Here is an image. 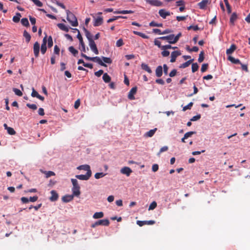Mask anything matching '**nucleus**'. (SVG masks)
<instances>
[{
    "mask_svg": "<svg viewBox=\"0 0 250 250\" xmlns=\"http://www.w3.org/2000/svg\"><path fill=\"white\" fill-rule=\"evenodd\" d=\"M81 56L83 58H84L87 61H91L94 62H96L99 64L103 66H106V65L105 64V63L109 64L112 63V60L110 58L102 57V59L104 61L103 62H102L101 59L99 57H90L83 53L81 54Z\"/></svg>",
    "mask_w": 250,
    "mask_h": 250,
    "instance_id": "1",
    "label": "nucleus"
},
{
    "mask_svg": "<svg viewBox=\"0 0 250 250\" xmlns=\"http://www.w3.org/2000/svg\"><path fill=\"white\" fill-rule=\"evenodd\" d=\"M67 14V20L73 26H77L78 25V22L76 16L69 10H66Z\"/></svg>",
    "mask_w": 250,
    "mask_h": 250,
    "instance_id": "2",
    "label": "nucleus"
},
{
    "mask_svg": "<svg viewBox=\"0 0 250 250\" xmlns=\"http://www.w3.org/2000/svg\"><path fill=\"white\" fill-rule=\"evenodd\" d=\"M110 224L109 221L107 219L99 220L94 223H93L91 227L92 228H94L98 226H108Z\"/></svg>",
    "mask_w": 250,
    "mask_h": 250,
    "instance_id": "3",
    "label": "nucleus"
},
{
    "mask_svg": "<svg viewBox=\"0 0 250 250\" xmlns=\"http://www.w3.org/2000/svg\"><path fill=\"white\" fill-rule=\"evenodd\" d=\"M74 30L78 31V35L77 36V37L79 39V42H80V44L81 45V47H82L81 51H83V52H85L86 51L85 47V44H84V42L83 41L82 36L81 35L80 32V31H79V30L78 29L75 28L74 29Z\"/></svg>",
    "mask_w": 250,
    "mask_h": 250,
    "instance_id": "4",
    "label": "nucleus"
},
{
    "mask_svg": "<svg viewBox=\"0 0 250 250\" xmlns=\"http://www.w3.org/2000/svg\"><path fill=\"white\" fill-rule=\"evenodd\" d=\"M146 2L152 6H162L163 3L159 0H146Z\"/></svg>",
    "mask_w": 250,
    "mask_h": 250,
    "instance_id": "5",
    "label": "nucleus"
},
{
    "mask_svg": "<svg viewBox=\"0 0 250 250\" xmlns=\"http://www.w3.org/2000/svg\"><path fill=\"white\" fill-rule=\"evenodd\" d=\"M174 38V34H170L167 36H163L159 38L162 40H167L170 44H174L175 42H173Z\"/></svg>",
    "mask_w": 250,
    "mask_h": 250,
    "instance_id": "6",
    "label": "nucleus"
},
{
    "mask_svg": "<svg viewBox=\"0 0 250 250\" xmlns=\"http://www.w3.org/2000/svg\"><path fill=\"white\" fill-rule=\"evenodd\" d=\"M137 90V88L136 86L133 87L131 89V90H130V91L128 93V96H127L129 100H133L135 99V97H134V95L136 93Z\"/></svg>",
    "mask_w": 250,
    "mask_h": 250,
    "instance_id": "7",
    "label": "nucleus"
},
{
    "mask_svg": "<svg viewBox=\"0 0 250 250\" xmlns=\"http://www.w3.org/2000/svg\"><path fill=\"white\" fill-rule=\"evenodd\" d=\"M89 45L90 47L91 50L95 54H98L99 51L97 49L96 44L94 41V40H91L90 42H89Z\"/></svg>",
    "mask_w": 250,
    "mask_h": 250,
    "instance_id": "8",
    "label": "nucleus"
},
{
    "mask_svg": "<svg viewBox=\"0 0 250 250\" xmlns=\"http://www.w3.org/2000/svg\"><path fill=\"white\" fill-rule=\"evenodd\" d=\"M181 55V53L180 51H174L172 52L171 54V59L170 62H174L176 61V58L180 56Z\"/></svg>",
    "mask_w": 250,
    "mask_h": 250,
    "instance_id": "9",
    "label": "nucleus"
},
{
    "mask_svg": "<svg viewBox=\"0 0 250 250\" xmlns=\"http://www.w3.org/2000/svg\"><path fill=\"white\" fill-rule=\"evenodd\" d=\"M91 176V175H90V172H86V174L85 175H76V177L81 180H88L90 177Z\"/></svg>",
    "mask_w": 250,
    "mask_h": 250,
    "instance_id": "10",
    "label": "nucleus"
},
{
    "mask_svg": "<svg viewBox=\"0 0 250 250\" xmlns=\"http://www.w3.org/2000/svg\"><path fill=\"white\" fill-rule=\"evenodd\" d=\"M155 223V221L153 220L150 221H137V224L139 226L142 227L145 225H151Z\"/></svg>",
    "mask_w": 250,
    "mask_h": 250,
    "instance_id": "11",
    "label": "nucleus"
},
{
    "mask_svg": "<svg viewBox=\"0 0 250 250\" xmlns=\"http://www.w3.org/2000/svg\"><path fill=\"white\" fill-rule=\"evenodd\" d=\"M121 172L123 174L126 175L127 176H129L132 172V171L130 167H125L121 169Z\"/></svg>",
    "mask_w": 250,
    "mask_h": 250,
    "instance_id": "12",
    "label": "nucleus"
},
{
    "mask_svg": "<svg viewBox=\"0 0 250 250\" xmlns=\"http://www.w3.org/2000/svg\"><path fill=\"white\" fill-rule=\"evenodd\" d=\"M159 14L162 18L166 19L167 16L170 15V13L164 9H162L159 10Z\"/></svg>",
    "mask_w": 250,
    "mask_h": 250,
    "instance_id": "13",
    "label": "nucleus"
},
{
    "mask_svg": "<svg viewBox=\"0 0 250 250\" xmlns=\"http://www.w3.org/2000/svg\"><path fill=\"white\" fill-rule=\"evenodd\" d=\"M33 51L35 57H38L39 56L40 52V44L37 42H36L34 44Z\"/></svg>",
    "mask_w": 250,
    "mask_h": 250,
    "instance_id": "14",
    "label": "nucleus"
},
{
    "mask_svg": "<svg viewBox=\"0 0 250 250\" xmlns=\"http://www.w3.org/2000/svg\"><path fill=\"white\" fill-rule=\"evenodd\" d=\"M77 169H79V170H85V171H87V172H89L90 175H92V172H91V170L90 169V167L88 165H83L80 166H79L77 167Z\"/></svg>",
    "mask_w": 250,
    "mask_h": 250,
    "instance_id": "15",
    "label": "nucleus"
},
{
    "mask_svg": "<svg viewBox=\"0 0 250 250\" xmlns=\"http://www.w3.org/2000/svg\"><path fill=\"white\" fill-rule=\"evenodd\" d=\"M103 18L102 17H99L94 19L93 25L94 26H99L103 24Z\"/></svg>",
    "mask_w": 250,
    "mask_h": 250,
    "instance_id": "16",
    "label": "nucleus"
},
{
    "mask_svg": "<svg viewBox=\"0 0 250 250\" xmlns=\"http://www.w3.org/2000/svg\"><path fill=\"white\" fill-rule=\"evenodd\" d=\"M51 196L50 197L49 199L51 201H56L58 200L59 195L55 190H52L51 191Z\"/></svg>",
    "mask_w": 250,
    "mask_h": 250,
    "instance_id": "17",
    "label": "nucleus"
},
{
    "mask_svg": "<svg viewBox=\"0 0 250 250\" xmlns=\"http://www.w3.org/2000/svg\"><path fill=\"white\" fill-rule=\"evenodd\" d=\"M209 3V1L208 0H203L198 3V5L201 9H204Z\"/></svg>",
    "mask_w": 250,
    "mask_h": 250,
    "instance_id": "18",
    "label": "nucleus"
},
{
    "mask_svg": "<svg viewBox=\"0 0 250 250\" xmlns=\"http://www.w3.org/2000/svg\"><path fill=\"white\" fill-rule=\"evenodd\" d=\"M237 18H238V17H237V15L236 13H235V12L233 13L232 14V15H231V17H230V20H229V22L231 24V25H234V22L237 20Z\"/></svg>",
    "mask_w": 250,
    "mask_h": 250,
    "instance_id": "19",
    "label": "nucleus"
},
{
    "mask_svg": "<svg viewBox=\"0 0 250 250\" xmlns=\"http://www.w3.org/2000/svg\"><path fill=\"white\" fill-rule=\"evenodd\" d=\"M72 191L74 196L78 197L81 194L80 187H72Z\"/></svg>",
    "mask_w": 250,
    "mask_h": 250,
    "instance_id": "20",
    "label": "nucleus"
},
{
    "mask_svg": "<svg viewBox=\"0 0 250 250\" xmlns=\"http://www.w3.org/2000/svg\"><path fill=\"white\" fill-rule=\"evenodd\" d=\"M156 76L157 77H160L163 75V68L161 65H159L156 68L155 70Z\"/></svg>",
    "mask_w": 250,
    "mask_h": 250,
    "instance_id": "21",
    "label": "nucleus"
},
{
    "mask_svg": "<svg viewBox=\"0 0 250 250\" xmlns=\"http://www.w3.org/2000/svg\"><path fill=\"white\" fill-rule=\"evenodd\" d=\"M74 195H67L62 197V200L63 202L67 203L72 201L73 199Z\"/></svg>",
    "mask_w": 250,
    "mask_h": 250,
    "instance_id": "22",
    "label": "nucleus"
},
{
    "mask_svg": "<svg viewBox=\"0 0 250 250\" xmlns=\"http://www.w3.org/2000/svg\"><path fill=\"white\" fill-rule=\"evenodd\" d=\"M236 49V46L234 44L231 45L229 48L227 49L226 54L227 55L231 54Z\"/></svg>",
    "mask_w": 250,
    "mask_h": 250,
    "instance_id": "23",
    "label": "nucleus"
},
{
    "mask_svg": "<svg viewBox=\"0 0 250 250\" xmlns=\"http://www.w3.org/2000/svg\"><path fill=\"white\" fill-rule=\"evenodd\" d=\"M228 60L231 62L232 63L234 64H241L240 61L238 59H235L234 57L229 56L228 58Z\"/></svg>",
    "mask_w": 250,
    "mask_h": 250,
    "instance_id": "24",
    "label": "nucleus"
},
{
    "mask_svg": "<svg viewBox=\"0 0 250 250\" xmlns=\"http://www.w3.org/2000/svg\"><path fill=\"white\" fill-rule=\"evenodd\" d=\"M114 14H132L134 13L133 11L132 10H117L113 12Z\"/></svg>",
    "mask_w": 250,
    "mask_h": 250,
    "instance_id": "25",
    "label": "nucleus"
},
{
    "mask_svg": "<svg viewBox=\"0 0 250 250\" xmlns=\"http://www.w3.org/2000/svg\"><path fill=\"white\" fill-rule=\"evenodd\" d=\"M41 172L44 173L45 175V177L48 178L52 176H55V173L53 171H43L42 170H41Z\"/></svg>",
    "mask_w": 250,
    "mask_h": 250,
    "instance_id": "26",
    "label": "nucleus"
},
{
    "mask_svg": "<svg viewBox=\"0 0 250 250\" xmlns=\"http://www.w3.org/2000/svg\"><path fill=\"white\" fill-rule=\"evenodd\" d=\"M57 26L62 30L65 31L66 32H68L69 28L66 26L63 23H58Z\"/></svg>",
    "mask_w": 250,
    "mask_h": 250,
    "instance_id": "27",
    "label": "nucleus"
},
{
    "mask_svg": "<svg viewBox=\"0 0 250 250\" xmlns=\"http://www.w3.org/2000/svg\"><path fill=\"white\" fill-rule=\"evenodd\" d=\"M141 68H142V69L146 71L149 74H151L152 73V70L150 69V68L149 67V66L146 63H143L141 64Z\"/></svg>",
    "mask_w": 250,
    "mask_h": 250,
    "instance_id": "28",
    "label": "nucleus"
},
{
    "mask_svg": "<svg viewBox=\"0 0 250 250\" xmlns=\"http://www.w3.org/2000/svg\"><path fill=\"white\" fill-rule=\"evenodd\" d=\"M157 130V128H155L153 129H151L149 131L146 132L145 136L148 137H151L154 135V133H155Z\"/></svg>",
    "mask_w": 250,
    "mask_h": 250,
    "instance_id": "29",
    "label": "nucleus"
},
{
    "mask_svg": "<svg viewBox=\"0 0 250 250\" xmlns=\"http://www.w3.org/2000/svg\"><path fill=\"white\" fill-rule=\"evenodd\" d=\"M68 50L74 57H76L78 54V51L74 48L72 46L69 47Z\"/></svg>",
    "mask_w": 250,
    "mask_h": 250,
    "instance_id": "30",
    "label": "nucleus"
},
{
    "mask_svg": "<svg viewBox=\"0 0 250 250\" xmlns=\"http://www.w3.org/2000/svg\"><path fill=\"white\" fill-rule=\"evenodd\" d=\"M193 61V59H191V60H190L182 64H181L180 66H179V68H186L187 67H188L190 64Z\"/></svg>",
    "mask_w": 250,
    "mask_h": 250,
    "instance_id": "31",
    "label": "nucleus"
},
{
    "mask_svg": "<svg viewBox=\"0 0 250 250\" xmlns=\"http://www.w3.org/2000/svg\"><path fill=\"white\" fill-rule=\"evenodd\" d=\"M103 79L105 83H108L110 82L111 77L109 76V75L107 73H105L104 74V75L103 76Z\"/></svg>",
    "mask_w": 250,
    "mask_h": 250,
    "instance_id": "32",
    "label": "nucleus"
},
{
    "mask_svg": "<svg viewBox=\"0 0 250 250\" xmlns=\"http://www.w3.org/2000/svg\"><path fill=\"white\" fill-rule=\"evenodd\" d=\"M104 214L103 212H97L93 214V218L94 219L101 218L104 217Z\"/></svg>",
    "mask_w": 250,
    "mask_h": 250,
    "instance_id": "33",
    "label": "nucleus"
},
{
    "mask_svg": "<svg viewBox=\"0 0 250 250\" xmlns=\"http://www.w3.org/2000/svg\"><path fill=\"white\" fill-rule=\"evenodd\" d=\"M83 29L85 32V36L88 39L89 42L91 41V40H93L92 39V36L91 34L89 32L87 29H86L85 28H83Z\"/></svg>",
    "mask_w": 250,
    "mask_h": 250,
    "instance_id": "34",
    "label": "nucleus"
},
{
    "mask_svg": "<svg viewBox=\"0 0 250 250\" xmlns=\"http://www.w3.org/2000/svg\"><path fill=\"white\" fill-rule=\"evenodd\" d=\"M133 33L134 34L138 35V36L141 37L142 38H143V39H148V37L144 33H141V32H140L138 31H133Z\"/></svg>",
    "mask_w": 250,
    "mask_h": 250,
    "instance_id": "35",
    "label": "nucleus"
},
{
    "mask_svg": "<svg viewBox=\"0 0 250 250\" xmlns=\"http://www.w3.org/2000/svg\"><path fill=\"white\" fill-rule=\"evenodd\" d=\"M23 36L25 38L26 42H29L31 40V36L26 30L24 31Z\"/></svg>",
    "mask_w": 250,
    "mask_h": 250,
    "instance_id": "36",
    "label": "nucleus"
},
{
    "mask_svg": "<svg viewBox=\"0 0 250 250\" xmlns=\"http://www.w3.org/2000/svg\"><path fill=\"white\" fill-rule=\"evenodd\" d=\"M21 15L20 13H17L16 15L13 18V21L15 22H18L20 20Z\"/></svg>",
    "mask_w": 250,
    "mask_h": 250,
    "instance_id": "37",
    "label": "nucleus"
},
{
    "mask_svg": "<svg viewBox=\"0 0 250 250\" xmlns=\"http://www.w3.org/2000/svg\"><path fill=\"white\" fill-rule=\"evenodd\" d=\"M198 68H199V65L197 64V63L195 62V63H193L192 64L191 69H192V72L193 73H194L196 71H197L198 70Z\"/></svg>",
    "mask_w": 250,
    "mask_h": 250,
    "instance_id": "38",
    "label": "nucleus"
},
{
    "mask_svg": "<svg viewBox=\"0 0 250 250\" xmlns=\"http://www.w3.org/2000/svg\"><path fill=\"white\" fill-rule=\"evenodd\" d=\"M21 23L24 26L28 27L29 26V23L27 18H22L21 20Z\"/></svg>",
    "mask_w": 250,
    "mask_h": 250,
    "instance_id": "39",
    "label": "nucleus"
},
{
    "mask_svg": "<svg viewBox=\"0 0 250 250\" xmlns=\"http://www.w3.org/2000/svg\"><path fill=\"white\" fill-rule=\"evenodd\" d=\"M171 48L175 49L177 48V47H176V46L173 47L170 44L163 45L162 47V50H167V49H171Z\"/></svg>",
    "mask_w": 250,
    "mask_h": 250,
    "instance_id": "40",
    "label": "nucleus"
},
{
    "mask_svg": "<svg viewBox=\"0 0 250 250\" xmlns=\"http://www.w3.org/2000/svg\"><path fill=\"white\" fill-rule=\"evenodd\" d=\"M105 175L106 174L103 172H97L95 173L94 177L96 179H98L104 177Z\"/></svg>",
    "mask_w": 250,
    "mask_h": 250,
    "instance_id": "41",
    "label": "nucleus"
},
{
    "mask_svg": "<svg viewBox=\"0 0 250 250\" xmlns=\"http://www.w3.org/2000/svg\"><path fill=\"white\" fill-rule=\"evenodd\" d=\"M149 26L151 27H162V23H157L156 22L152 21L149 23Z\"/></svg>",
    "mask_w": 250,
    "mask_h": 250,
    "instance_id": "42",
    "label": "nucleus"
},
{
    "mask_svg": "<svg viewBox=\"0 0 250 250\" xmlns=\"http://www.w3.org/2000/svg\"><path fill=\"white\" fill-rule=\"evenodd\" d=\"M47 44H47L48 47L49 48H50L53 46V42L52 38L51 36H49V37L48 38Z\"/></svg>",
    "mask_w": 250,
    "mask_h": 250,
    "instance_id": "43",
    "label": "nucleus"
},
{
    "mask_svg": "<svg viewBox=\"0 0 250 250\" xmlns=\"http://www.w3.org/2000/svg\"><path fill=\"white\" fill-rule=\"evenodd\" d=\"M204 60V52L203 51H201L199 54L198 62H202Z\"/></svg>",
    "mask_w": 250,
    "mask_h": 250,
    "instance_id": "44",
    "label": "nucleus"
},
{
    "mask_svg": "<svg viewBox=\"0 0 250 250\" xmlns=\"http://www.w3.org/2000/svg\"><path fill=\"white\" fill-rule=\"evenodd\" d=\"M193 104V103L192 102L189 103L188 105H187L183 107V110L184 111H185L186 110H187L188 109H190V108L192 106Z\"/></svg>",
    "mask_w": 250,
    "mask_h": 250,
    "instance_id": "45",
    "label": "nucleus"
},
{
    "mask_svg": "<svg viewBox=\"0 0 250 250\" xmlns=\"http://www.w3.org/2000/svg\"><path fill=\"white\" fill-rule=\"evenodd\" d=\"M13 91L14 92L15 94L19 96H21L22 95V92L19 89L14 88L13 89Z\"/></svg>",
    "mask_w": 250,
    "mask_h": 250,
    "instance_id": "46",
    "label": "nucleus"
},
{
    "mask_svg": "<svg viewBox=\"0 0 250 250\" xmlns=\"http://www.w3.org/2000/svg\"><path fill=\"white\" fill-rule=\"evenodd\" d=\"M157 207V203L155 201L152 202L149 206L148 210H153Z\"/></svg>",
    "mask_w": 250,
    "mask_h": 250,
    "instance_id": "47",
    "label": "nucleus"
},
{
    "mask_svg": "<svg viewBox=\"0 0 250 250\" xmlns=\"http://www.w3.org/2000/svg\"><path fill=\"white\" fill-rule=\"evenodd\" d=\"M168 149V146H164L161 148L159 152L157 153L158 156H160L161 153H162L163 152L167 151Z\"/></svg>",
    "mask_w": 250,
    "mask_h": 250,
    "instance_id": "48",
    "label": "nucleus"
},
{
    "mask_svg": "<svg viewBox=\"0 0 250 250\" xmlns=\"http://www.w3.org/2000/svg\"><path fill=\"white\" fill-rule=\"evenodd\" d=\"M37 6L42 7L43 5L42 3L39 0H30Z\"/></svg>",
    "mask_w": 250,
    "mask_h": 250,
    "instance_id": "49",
    "label": "nucleus"
},
{
    "mask_svg": "<svg viewBox=\"0 0 250 250\" xmlns=\"http://www.w3.org/2000/svg\"><path fill=\"white\" fill-rule=\"evenodd\" d=\"M71 182L73 185V187H80L78 184V181L75 179H71Z\"/></svg>",
    "mask_w": 250,
    "mask_h": 250,
    "instance_id": "50",
    "label": "nucleus"
},
{
    "mask_svg": "<svg viewBox=\"0 0 250 250\" xmlns=\"http://www.w3.org/2000/svg\"><path fill=\"white\" fill-rule=\"evenodd\" d=\"M196 133L195 131H189L188 132H187L185 134V138H188V137H191L193 134H194Z\"/></svg>",
    "mask_w": 250,
    "mask_h": 250,
    "instance_id": "51",
    "label": "nucleus"
},
{
    "mask_svg": "<svg viewBox=\"0 0 250 250\" xmlns=\"http://www.w3.org/2000/svg\"><path fill=\"white\" fill-rule=\"evenodd\" d=\"M208 63L203 64L202 65L201 68V72H205L207 70V69L208 68Z\"/></svg>",
    "mask_w": 250,
    "mask_h": 250,
    "instance_id": "52",
    "label": "nucleus"
},
{
    "mask_svg": "<svg viewBox=\"0 0 250 250\" xmlns=\"http://www.w3.org/2000/svg\"><path fill=\"white\" fill-rule=\"evenodd\" d=\"M188 30H190L191 29H193L194 31H196L199 29V27L198 25H190L187 28Z\"/></svg>",
    "mask_w": 250,
    "mask_h": 250,
    "instance_id": "53",
    "label": "nucleus"
},
{
    "mask_svg": "<svg viewBox=\"0 0 250 250\" xmlns=\"http://www.w3.org/2000/svg\"><path fill=\"white\" fill-rule=\"evenodd\" d=\"M26 106L33 110H36L37 109V106L35 104H27Z\"/></svg>",
    "mask_w": 250,
    "mask_h": 250,
    "instance_id": "54",
    "label": "nucleus"
},
{
    "mask_svg": "<svg viewBox=\"0 0 250 250\" xmlns=\"http://www.w3.org/2000/svg\"><path fill=\"white\" fill-rule=\"evenodd\" d=\"M182 36L181 33H179L176 36L174 35L173 42H174L176 43L179 40L180 37Z\"/></svg>",
    "mask_w": 250,
    "mask_h": 250,
    "instance_id": "55",
    "label": "nucleus"
},
{
    "mask_svg": "<svg viewBox=\"0 0 250 250\" xmlns=\"http://www.w3.org/2000/svg\"><path fill=\"white\" fill-rule=\"evenodd\" d=\"M7 131L10 135H15L16 134V131L12 127H9L8 129H7Z\"/></svg>",
    "mask_w": 250,
    "mask_h": 250,
    "instance_id": "56",
    "label": "nucleus"
},
{
    "mask_svg": "<svg viewBox=\"0 0 250 250\" xmlns=\"http://www.w3.org/2000/svg\"><path fill=\"white\" fill-rule=\"evenodd\" d=\"M47 47L46 45L42 44L41 48V51L42 54H44L46 51Z\"/></svg>",
    "mask_w": 250,
    "mask_h": 250,
    "instance_id": "57",
    "label": "nucleus"
},
{
    "mask_svg": "<svg viewBox=\"0 0 250 250\" xmlns=\"http://www.w3.org/2000/svg\"><path fill=\"white\" fill-rule=\"evenodd\" d=\"M120 17H118V16H114L112 18H110V19H108L107 21V23H110V22H113L114 21L120 19Z\"/></svg>",
    "mask_w": 250,
    "mask_h": 250,
    "instance_id": "58",
    "label": "nucleus"
},
{
    "mask_svg": "<svg viewBox=\"0 0 250 250\" xmlns=\"http://www.w3.org/2000/svg\"><path fill=\"white\" fill-rule=\"evenodd\" d=\"M163 51L162 52L161 54L164 57H167L169 55V52L167 50H163Z\"/></svg>",
    "mask_w": 250,
    "mask_h": 250,
    "instance_id": "59",
    "label": "nucleus"
},
{
    "mask_svg": "<svg viewBox=\"0 0 250 250\" xmlns=\"http://www.w3.org/2000/svg\"><path fill=\"white\" fill-rule=\"evenodd\" d=\"M39 95V93L34 89V88H32V93H31V96L33 97L38 98Z\"/></svg>",
    "mask_w": 250,
    "mask_h": 250,
    "instance_id": "60",
    "label": "nucleus"
},
{
    "mask_svg": "<svg viewBox=\"0 0 250 250\" xmlns=\"http://www.w3.org/2000/svg\"><path fill=\"white\" fill-rule=\"evenodd\" d=\"M159 169V166L158 164H153L152 166V170L153 172H156Z\"/></svg>",
    "mask_w": 250,
    "mask_h": 250,
    "instance_id": "61",
    "label": "nucleus"
},
{
    "mask_svg": "<svg viewBox=\"0 0 250 250\" xmlns=\"http://www.w3.org/2000/svg\"><path fill=\"white\" fill-rule=\"evenodd\" d=\"M176 6H183L185 5V2L183 0H180L179 1H177L176 2Z\"/></svg>",
    "mask_w": 250,
    "mask_h": 250,
    "instance_id": "62",
    "label": "nucleus"
},
{
    "mask_svg": "<svg viewBox=\"0 0 250 250\" xmlns=\"http://www.w3.org/2000/svg\"><path fill=\"white\" fill-rule=\"evenodd\" d=\"M124 44L123 41L122 39H120L118 40L116 42V46L118 47H120Z\"/></svg>",
    "mask_w": 250,
    "mask_h": 250,
    "instance_id": "63",
    "label": "nucleus"
},
{
    "mask_svg": "<svg viewBox=\"0 0 250 250\" xmlns=\"http://www.w3.org/2000/svg\"><path fill=\"white\" fill-rule=\"evenodd\" d=\"M201 118V115H197L196 116H193L191 119L190 121H195Z\"/></svg>",
    "mask_w": 250,
    "mask_h": 250,
    "instance_id": "64",
    "label": "nucleus"
}]
</instances>
